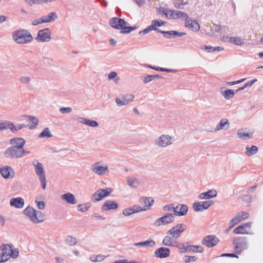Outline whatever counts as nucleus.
Wrapping results in <instances>:
<instances>
[{"instance_id": "nucleus-27", "label": "nucleus", "mask_w": 263, "mask_h": 263, "mask_svg": "<svg viewBox=\"0 0 263 263\" xmlns=\"http://www.w3.org/2000/svg\"><path fill=\"white\" fill-rule=\"evenodd\" d=\"M175 239L172 235L167 233L163 239L162 243L165 246L177 247L174 241Z\"/></svg>"}, {"instance_id": "nucleus-2", "label": "nucleus", "mask_w": 263, "mask_h": 263, "mask_svg": "<svg viewBox=\"0 0 263 263\" xmlns=\"http://www.w3.org/2000/svg\"><path fill=\"white\" fill-rule=\"evenodd\" d=\"M24 215L32 222L40 223L45 220L44 214L31 206H27L24 210Z\"/></svg>"}, {"instance_id": "nucleus-55", "label": "nucleus", "mask_w": 263, "mask_h": 263, "mask_svg": "<svg viewBox=\"0 0 263 263\" xmlns=\"http://www.w3.org/2000/svg\"><path fill=\"white\" fill-rule=\"evenodd\" d=\"M154 30L151 25L148 26L145 29L143 30H141L139 32V34L140 35H145L148 33H149L151 31Z\"/></svg>"}, {"instance_id": "nucleus-32", "label": "nucleus", "mask_w": 263, "mask_h": 263, "mask_svg": "<svg viewBox=\"0 0 263 263\" xmlns=\"http://www.w3.org/2000/svg\"><path fill=\"white\" fill-rule=\"evenodd\" d=\"M230 125L228 120L226 119H222L220 122L216 125L215 130H220L224 128H228Z\"/></svg>"}, {"instance_id": "nucleus-5", "label": "nucleus", "mask_w": 263, "mask_h": 263, "mask_svg": "<svg viewBox=\"0 0 263 263\" xmlns=\"http://www.w3.org/2000/svg\"><path fill=\"white\" fill-rule=\"evenodd\" d=\"M173 143V138L169 135L162 134L155 141V144L160 147H166Z\"/></svg>"}, {"instance_id": "nucleus-31", "label": "nucleus", "mask_w": 263, "mask_h": 263, "mask_svg": "<svg viewBox=\"0 0 263 263\" xmlns=\"http://www.w3.org/2000/svg\"><path fill=\"white\" fill-rule=\"evenodd\" d=\"M57 14L55 12H50L47 15L42 16V21L44 23H49L54 21L57 18Z\"/></svg>"}, {"instance_id": "nucleus-59", "label": "nucleus", "mask_w": 263, "mask_h": 263, "mask_svg": "<svg viewBox=\"0 0 263 263\" xmlns=\"http://www.w3.org/2000/svg\"><path fill=\"white\" fill-rule=\"evenodd\" d=\"M79 254V252L77 250H72L71 252H69L68 254V256L70 257H74Z\"/></svg>"}, {"instance_id": "nucleus-13", "label": "nucleus", "mask_w": 263, "mask_h": 263, "mask_svg": "<svg viewBox=\"0 0 263 263\" xmlns=\"http://www.w3.org/2000/svg\"><path fill=\"white\" fill-rule=\"evenodd\" d=\"M135 99L134 95L132 94H127L126 96L120 95L116 98V103L118 106H122L127 105L134 101Z\"/></svg>"}, {"instance_id": "nucleus-4", "label": "nucleus", "mask_w": 263, "mask_h": 263, "mask_svg": "<svg viewBox=\"0 0 263 263\" xmlns=\"http://www.w3.org/2000/svg\"><path fill=\"white\" fill-rule=\"evenodd\" d=\"M112 28L120 30L123 33H129L136 28V27L126 26V23L122 18L114 17L109 22Z\"/></svg>"}, {"instance_id": "nucleus-34", "label": "nucleus", "mask_w": 263, "mask_h": 263, "mask_svg": "<svg viewBox=\"0 0 263 263\" xmlns=\"http://www.w3.org/2000/svg\"><path fill=\"white\" fill-rule=\"evenodd\" d=\"M203 252V248L201 246L192 245L190 246L189 252L201 253Z\"/></svg>"}, {"instance_id": "nucleus-63", "label": "nucleus", "mask_w": 263, "mask_h": 263, "mask_svg": "<svg viewBox=\"0 0 263 263\" xmlns=\"http://www.w3.org/2000/svg\"><path fill=\"white\" fill-rule=\"evenodd\" d=\"M6 223V220L4 216L0 215V225L2 227H4Z\"/></svg>"}, {"instance_id": "nucleus-21", "label": "nucleus", "mask_w": 263, "mask_h": 263, "mask_svg": "<svg viewBox=\"0 0 263 263\" xmlns=\"http://www.w3.org/2000/svg\"><path fill=\"white\" fill-rule=\"evenodd\" d=\"M61 198L66 203L69 204L74 205L77 202L74 195L71 193H66L61 196Z\"/></svg>"}, {"instance_id": "nucleus-44", "label": "nucleus", "mask_w": 263, "mask_h": 263, "mask_svg": "<svg viewBox=\"0 0 263 263\" xmlns=\"http://www.w3.org/2000/svg\"><path fill=\"white\" fill-rule=\"evenodd\" d=\"M90 208V205L89 203H83L79 204L77 206V210L79 212H85L87 211Z\"/></svg>"}, {"instance_id": "nucleus-7", "label": "nucleus", "mask_w": 263, "mask_h": 263, "mask_svg": "<svg viewBox=\"0 0 263 263\" xmlns=\"http://www.w3.org/2000/svg\"><path fill=\"white\" fill-rule=\"evenodd\" d=\"M174 220L173 214H165L163 216L157 218L154 222V226L156 227L161 228L172 223Z\"/></svg>"}, {"instance_id": "nucleus-38", "label": "nucleus", "mask_w": 263, "mask_h": 263, "mask_svg": "<svg viewBox=\"0 0 263 263\" xmlns=\"http://www.w3.org/2000/svg\"><path fill=\"white\" fill-rule=\"evenodd\" d=\"M246 149V154L248 156H251L253 155H255L258 151V148L255 145H253L251 147H247Z\"/></svg>"}, {"instance_id": "nucleus-37", "label": "nucleus", "mask_w": 263, "mask_h": 263, "mask_svg": "<svg viewBox=\"0 0 263 263\" xmlns=\"http://www.w3.org/2000/svg\"><path fill=\"white\" fill-rule=\"evenodd\" d=\"M252 133L246 130H242L238 133V136L240 139H245L247 138L251 137Z\"/></svg>"}, {"instance_id": "nucleus-56", "label": "nucleus", "mask_w": 263, "mask_h": 263, "mask_svg": "<svg viewBox=\"0 0 263 263\" xmlns=\"http://www.w3.org/2000/svg\"><path fill=\"white\" fill-rule=\"evenodd\" d=\"M147 67L148 68H151V69H154V70H157V71H166V72L172 71V70H171V69H164V68H159V67H153V66H150V65H147Z\"/></svg>"}, {"instance_id": "nucleus-19", "label": "nucleus", "mask_w": 263, "mask_h": 263, "mask_svg": "<svg viewBox=\"0 0 263 263\" xmlns=\"http://www.w3.org/2000/svg\"><path fill=\"white\" fill-rule=\"evenodd\" d=\"M217 195V191L215 190H211L200 193L198 197L200 200H208L215 198Z\"/></svg>"}, {"instance_id": "nucleus-29", "label": "nucleus", "mask_w": 263, "mask_h": 263, "mask_svg": "<svg viewBox=\"0 0 263 263\" xmlns=\"http://www.w3.org/2000/svg\"><path fill=\"white\" fill-rule=\"evenodd\" d=\"M34 202L36 203L37 209L43 210L45 208V197L41 195H38L35 197Z\"/></svg>"}, {"instance_id": "nucleus-17", "label": "nucleus", "mask_w": 263, "mask_h": 263, "mask_svg": "<svg viewBox=\"0 0 263 263\" xmlns=\"http://www.w3.org/2000/svg\"><path fill=\"white\" fill-rule=\"evenodd\" d=\"M0 172L2 176L5 179L12 178L15 175L13 168L8 166H4L0 168Z\"/></svg>"}, {"instance_id": "nucleus-35", "label": "nucleus", "mask_w": 263, "mask_h": 263, "mask_svg": "<svg viewBox=\"0 0 263 263\" xmlns=\"http://www.w3.org/2000/svg\"><path fill=\"white\" fill-rule=\"evenodd\" d=\"M80 122L85 125H88L91 127H97L98 123L94 120H90L85 118L80 119Z\"/></svg>"}, {"instance_id": "nucleus-53", "label": "nucleus", "mask_w": 263, "mask_h": 263, "mask_svg": "<svg viewBox=\"0 0 263 263\" xmlns=\"http://www.w3.org/2000/svg\"><path fill=\"white\" fill-rule=\"evenodd\" d=\"M197 260V258L194 256H185L183 258V260L184 262L187 263L190 262H195Z\"/></svg>"}, {"instance_id": "nucleus-57", "label": "nucleus", "mask_w": 263, "mask_h": 263, "mask_svg": "<svg viewBox=\"0 0 263 263\" xmlns=\"http://www.w3.org/2000/svg\"><path fill=\"white\" fill-rule=\"evenodd\" d=\"M157 77V76H148L144 78L143 81L145 83H147L153 81L154 79Z\"/></svg>"}, {"instance_id": "nucleus-45", "label": "nucleus", "mask_w": 263, "mask_h": 263, "mask_svg": "<svg viewBox=\"0 0 263 263\" xmlns=\"http://www.w3.org/2000/svg\"><path fill=\"white\" fill-rule=\"evenodd\" d=\"M222 95L225 99H228L232 98L234 96V92L233 90L228 89L222 92Z\"/></svg>"}, {"instance_id": "nucleus-9", "label": "nucleus", "mask_w": 263, "mask_h": 263, "mask_svg": "<svg viewBox=\"0 0 263 263\" xmlns=\"http://www.w3.org/2000/svg\"><path fill=\"white\" fill-rule=\"evenodd\" d=\"M35 40L37 42H48L51 40V32L49 28H45L38 31Z\"/></svg>"}, {"instance_id": "nucleus-40", "label": "nucleus", "mask_w": 263, "mask_h": 263, "mask_svg": "<svg viewBox=\"0 0 263 263\" xmlns=\"http://www.w3.org/2000/svg\"><path fill=\"white\" fill-rule=\"evenodd\" d=\"M127 183L129 186L133 187H137L138 184L137 179L135 177L127 178Z\"/></svg>"}, {"instance_id": "nucleus-62", "label": "nucleus", "mask_w": 263, "mask_h": 263, "mask_svg": "<svg viewBox=\"0 0 263 263\" xmlns=\"http://www.w3.org/2000/svg\"><path fill=\"white\" fill-rule=\"evenodd\" d=\"M60 110L62 113H66L71 112L72 109L70 107L61 108Z\"/></svg>"}, {"instance_id": "nucleus-24", "label": "nucleus", "mask_w": 263, "mask_h": 263, "mask_svg": "<svg viewBox=\"0 0 263 263\" xmlns=\"http://www.w3.org/2000/svg\"><path fill=\"white\" fill-rule=\"evenodd\" d=\"M188 208L186 205L180 204L175 206L174 214L177 216H183L186 214Z\"/></svg>"}, {"instance_id": "nucleus-10", "label": "nucleus", "mask_w": 263, "mask_h": 263, "mask_svg": "<svg viewBox=\"0 0 263 263\" xmlns=\"http://www.w3.org/2000/svg\"><path fill=\"white\" fill-rule=\"evenodd\" d=\"M185 224L179 223L173 226L167 231V234L173 235L175 239H178L180 236L186 230Z\"/></svg>"}, {"instance_id": "nucleus-25", "label": "nucleus", "mask_w": 263, "mask_h": 263, "mask_svg": "<svg viewBox=\"0 0 263 263\" xmlns=\"http://www.w3.org/2000/svg\"><path fill=\"white\" fill-rule=\"evenodd\" d=\"M10 144L11 146L14 147V148H23L25 144V140L22 138H14L10 140Z\"/></svg>"}, {"instance_id": "nucleus-30", "label": "nucleus", "mask_w": 263, "mask_h": 263, "mask_svg": "<svg viewBox=\"0 0 263 263\" xmlns=\"http://www.w3.org/2000/svg\"><path fill=\"white\" fill-rule=\"evenodd\" d=\"M35 171L39 179L46 178L44 167L41 163H37L34 165Z\"/></svg>"}, {"instance_id": "nucleus-1", "label": "nucleus", "mask_w": 263, "mask_h": 263, "mask_svg": "<svg viewBox=\"0 0 263 263\" xmlns=\"http://www.w3.org/2000/svg\"><path fill=\"white\" fill-rule=\"evenodd\" d=\"M19 255L18 249L11 243H4L1 247L0 263L6 262L11 258L16 259Z\"/></svg>"}, {"instance_id": "nucleus-42", "label": "nucleus", "mask_w": 263, "mask_h": 263, "mask_svg": "<svg viewBox=\"0 0 263 263\" xmlns=\"http://www.w3.org/2000/svg\"><path fill=\"white\" fill-rule=\"evenodd\" d=\"M137 212H140L138 211V207L136 210L132 208H127L123 211V214L125 216H128Z\"/></svg>"}, {"instance_id": "nucleus-46", "label": "nucleus", "mask_w": 263, "mask_h": 263, "mask_svg": "<svg viewBox=\"0 0 263 263\" xmlns=\"http://www.w3.org/2000/svg\"><path fill=\"white\" fill-rule=\"evenodd\" d=\"M230 41L231 43L238 46L242 45L244 42L242 39L238 37H231Z\"/></svg>"}, {"instance_id": "nucleus-51", "label": "nucleus", "mask_w": 263, "mask_h": 263, "mask_svg": "<svg viewBox=\"0 0 263 263\" xmlns=\"http://www.w3.org/2000/svg\"><path fill=\"white\" fill-rule=\"evenodd\" d=\"M57 0H32L33 4H44L55 2Z\"/></svg>"}, {"instance_id": "nucleus-14", "label": "nucleus", "mask_w": 263, "mask_h": 263, "mask_svg": "<svg viewBox=\"0 0 263 263\" xmlns=\"http://www.w3.org/2000/svg\"><path fill=\"white\" fill-rule=\"evenodd\" d=\"M112 192L111 188L101 189L96 191L92 195L94 201H99L106 196H108Z\"/></svg>"}, {"instance_id": "nucleus-12", "label": "nucleus", "mask_w": 263, "mask_h": 263, "mask_svg": "<svg viewBox=\"0 0 263 263\" xmlns=\"http://www.w3.org/2000/svg\"><path fill=\"white\" fill-rule=\"evenodd\" d=\"M212 203L211 200L196 202L193 204V209L195 212H201L208 210Z\"/></svg>"}, {"instance_id": "nucleus-49", "label": "nucleus", "mask_w": 263, "mask_h": 263, "mask_svg": "<svg viewBox=\"0 0 263 263\" xmlns=\"http://www.w3.org/2000/svg\"><path fill=\"white\" fill-rule=\"evenodd\" d=\"M201 50L203 53L211 52L216 50L215 48L211 46H204L201 47Z\"/></svg>"}, {"instance_id": "nucleus-36", "label": "nucleus", "mask_w": 263, "mask_h": 263, "mask_svg": "<svg viewBox=\"0 0 263 263\" xmlns=\"http://www.w3.org/2000/svg\"><path fill=\"white\" fill-rule=\"evenodd\" d=\"M155 244V242L154 240H146V241H144L135 243V246H142V247H151V246H154Z\"/></svg>"}, {"instance_id": "nucleus-28", "label": "nucleus", "mask_w": 263, "mask_h": 263, "mask_svg": "<svg viewBox=\"0 0 263 263\" xmlns=\"http://www.w3.org/2000/svg\"><path fill=\"white\" fill-rule=\"evenodd\" d=\"M118 207V204L114 201H107L102 206L103 211H108L111 210H116Z\"/></svg>"}, {"instance_id": "nucleus-60", "label": "nucleus", "mask_w": 263, "mask_h": 263, "mask_svg": "<svg viewBox=\"0 0 263 263\" xmlns=\"http://www.w3.org/2000/svg\"><path fill=\"white\" fill-rule=\"evenodd\" d=\"M257 81L256 79H254L251 81L247 82L244 85L243 88L249 87L253 85Z\"/></svg>"}, {"instance_id": "nucleus-61", "label": "nucleus", "mask_w": 263, "mask_h": 263, "mask_svg": "<svg viewBox=\"0 0 263 263\" xmlns=\"http://www.w3.org/2000/svg\"><path fill=\"white\" fill-rule=\"evenodd\" d=\"M42 20H43L42 17H41L40 18H39L38 20H34V21H33L32 24L33 26H36L39 24L44 23V22H43V21H42Z\"/></svg>"}, {"instance_id": "nucleus-41", "label": "nucleus", "mask_w": 263, "mask_h": 263, "mask_svg": "<svg viewBox=\"0 0 263 263\" xmlns=\"http://www.w3.org/2000/svg\"><path fill=\"white\" fill-rule=\"evenodd\" d=\"M164 24H165V22L163 21L154 20L152 22V25L151 26L152 27L154 30H157L158 27H159Z\"/></svg>"}, {"instance_id": "nucleus-22", "label": "nucleus", "mask_w": 263, "mask_h": 263, "mask_svg": "<svg viewBox=\"0 0 263 263\" xmlns=\"http://www.w3.org/2000/svg\"><path fill=\"white\" fill-rule=\"evenodd\" d=\"M185 26L193 31H197L200 29L199 24L196 21L191 18L186 20Z\"/></svg>"}, {"instance_id": "nucleus-50", "label": "nucleus", "mask_w": 263, "mask_h": 263, "mask_svg": "<svg viewBox=\"0 0 263 263\" xmlns=\"http://www.w3.org/2000/svg\"><path fill=\"white\" fill-rule=\"evenodd\" d=\"M20 81L23 84H27L30 83L31 78L28 76H23L20 78Z\"/></svg>"}, {"instance_id": "nucleus-18", "label": "nucleus", "mask_w": 263, "mask_h": 263, "mask_svg": "<svg viewBox=\"0 0 263 263\" xmlns=\"http://www.w3.org/2000/svg\"><path fill=\"white\" fill-rule=\"evenodd\" d=\"M10 204L15 209H21L24 206L25 200L20 197L12 198L10 200Z\"/></svg>"}, {"instance_id": "nucleus-64", "label": "nucleus", "mask_w": 263, "mask_h": 263, "mask_svg": "<svg viewBox=\"0 0 263 263\" xmlns=\"http://www.w3.org/2000/svg\"><path fill=\"white\" fill-rule=\"evenodd\" d=\"M116 76H117V73L115 72H110L108 74V78L110 80H111V79L115 78Z\"/></svg>"}, {"instance_id": "nucleus-54", "label": "nucleus", "mask_w": 263, "mask_h": 263, "mask_svg": "<svg viewBox=\"0 0 263 263\" xmlns=\"http://www.w3.org/2000/svg\"><path fill=\"white\" fill-rule=\"evenodd\" d=\"M162 33H164L165 34H169V35H179V36H182L184 35L185 33L182 32H177L175 31H171L168 32H162Z\"/></svg>"}, {"instance_id": "nucleus-23", "label": "nucleus", "mask_w": 263, "mask_h": 263, "mask_svg": "<svg viewBox=\"0 0 263 263\" xmlns=\"http://www.w3.org/2000/svg\"><path fill=\"white\" fill-rule=\"evenodd\" d=\"M170 249L167 248L161 247L155 251L156 256L159 258H165L169 256Z\"/></svg>"}, {"instance_id": "nucleus-15", "label": "nucleus", "mask_w": 263, "mask_h": 263, "mask_svg": "<svg viewBox=\"0 0 263 263\" xmlns=\"http://www.w3.org/2000/svg\"><path fill=\"white\" fill-rule=\"evenodd\" d=\"M218 238L214 235H209L205 236L202 240V243L209 248L215 246L218 244Z\"/></svg>"}, {"instance_id": "nucleus-3", "label": "nucleus", "mask_w": 263, "mask_h": 263, "mask_svg": "<svg viewBox=\"0 0 263 263\" xmlns=\"http://www.w3.org/2000/svg\"><path fill=\"white\" fill-rule=\"evenodd\" d=\"M13 40L18 44H26L33 40L31 34L25 29H18L14 31L12 34Z\"/></svg>"}, {"instance_id": "nucleus-16", "label": "nucleus", "mask_w": 263, "mask_h": 263, "mask_svg": "<svg viewBox=\"0 0 263 263\" xmlns=\"http://www.w3.org/2000/svg\"><path fill=\"white\" fill-rule=\"evenodd\" d=\"M92 171L95 174L102 176L108 173L109 168L107 165H101L99 163H97L94 164Z\"/></svg>"}, {"instance_id": "nucleus-11", "label": "nucleus", "mask_w": 263, "mask_h": 263, "mask_svg": "<svg viewBox=\"0 0 263 263\" xmlns=\"http://www.w3.org/2000/svg\"><path fill=\"white\" fill-rule=\"evenodd\" d=\"M25 127V125H21L18 126H16L14 123L9 121H0V130H5L7 129H10L12 132H15Z\"/></svg>"}, {"instance_id": "nucleus-47", "label": "nucleus", "mask_w": 263, "mask_h": 263, "mask_svg": "<svg viewBox=\"0 0 263 263\" xmlns=\"http://www.w3.org/2000/svg\"><path fill=\"white\" fill-rule=\"evenodd\" d=\"M179 249V252L180 254H184L189 252L190 246L182 245L180 246H177Z\"/></svg>"}, {"instance_id": "nucleus-6", "label": "nucleus", "mask_w": 263, "mask_h": 263, "mask_svg": "<svg viewBox=\"0 0 263 263\" xmlns=\"http://www.w3.org/2000/svg\"><path fill=\"white\" fill-rule=\"evenodd\" d=\"M26 154L24 148H14L13 146L9 147L5 153V156L7 158H20Z\"/></svg>"}, {"instance_id": "nucleus-39", "label": "nucleus", "mask_w": 263, "mask_h": 263, "mask_svg": "<svg viewBox=\"0 0 263 263\" xmlns=\"http://www.w3.org/2000/svg\"><path fill=\"white\" fill-rule=\"evenodd\" d=\"M39 137L40 138H50L52 137V133L49 128H46L40 134Z\"/></svg>"}, {"instance_id": "nucleus-52", "label": "nucleus", "mask_w": 263, "mask_h": 263, "mask_svg": "<svg viewBox=\"0 0 263 263\" xmlns=\"http://www.w3.org/2000/svg\"><path fill=\"white\" fill-rule=\"evenodd\" d=\"M105 257L104 255H99L95 257H92L90 258L91 261L96 262H100L103 261L105 259Z\"/></svg>"}, {"instance_id": "nucleus-8", "label": "nucleus", "mask_w": 263, "mask_h": 263, "mask_svg": "<svg viewBox=\"0 0 263 263\" xmlns=\"http://www.w3.org/2000/svg\"><path fill=\"white\" fill-rule=\"evenodd\" d=\"M141 206H138V211L140 212L149 210L154 204V199L151 197H142L139 200Z\"/></svg>"}, {"instance_id": "nucleus-26", "label": "nucleus", "mask_w": 263, "mask_h": 263, "mask_svg": "<svg viewBox=\"0 0 263 263\" xmlns=\"http://www.w3.org/2000/svg\"><path fill=\"white\" fill-rule=\"evenodd\" d=\"M165 15L166 17L174 19H177L185 15V14L181 11H175L171 10H167L165 12Z\"/></svg>"}, {"instance_id": "nucleus-48", "label": "nucleus", "mask_w": 263, "mask_h": 263, "mask_svg": "<svg viewBox=\"0 0 263 263\" xmlns=\"http://www.w3.org/2000/svg\"><path fill=\"white\" fill-rule=\"evenodd\" d=\"M29 120L31 123L30 128H34L36 127L39 123V120L36 117L33 116L30 117Z\"/></svg>"}, {"instance_id": "nucleus-43", "label": "nucleus", "mask_w": 263, "mask_h": 263, "mask_svg": "<svg viewBox=\"0 0 263 263\" xmlns=\"http://www.w3.org/2000/svg\"><path fill=\"white\" fill-rule=\"evenodd\" d=\"M65 242L68 246H73L77 242L76 238L71 236H68L65 239Z\"/></svg>"}, {"instance_id": "nucleus-20", "label": "nucleus", "mask_w": 263, "mask_h": 263, "mask_svg": "<svg viewBox=\"0 0 263 263\" xmlns=\"http://www.w3.org/2000/svg\"><path fill=\"white\" fill-rule=\"evenodd\" d=\"M251 224L250 223H246L237 227L233 232L237 234H246L248 233L250 230Z\"/></svg>"}, {"instance_id": "nucleus-33", "label": "nucleus", "mask_w": 263, "mask_h": 263, "mask_svg": "<svg viewBox=\"0 0 263 263\" xmlns=\"http://www.w3.org/2000/svg\"><path fill=\"white\" fill-rule=\"evenodd\" d=\"M242 215H238L234 217L232 220L229 222L230 227L227 230V231H229L233 227H234L235 225L238 223L241 220L243 219V218H241Z\"/></svg>"}, {"instance_id": "nucleus-58", "label": "nucleus", "mask_w": 263, "mask_h": 263, "mask_svg": "<svg viewBox=\"0 0 263 263\" xmlns=\"http://www.w3.org/2000/svg\"><path fill=\"white\" fill-rule=\"evenodd\" d=\"M175 206L172 205H167L164 206L163 209L165 211L168 212H174L175 210Z\"/></svg>"}]
</instances>
